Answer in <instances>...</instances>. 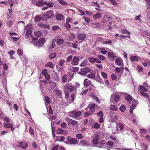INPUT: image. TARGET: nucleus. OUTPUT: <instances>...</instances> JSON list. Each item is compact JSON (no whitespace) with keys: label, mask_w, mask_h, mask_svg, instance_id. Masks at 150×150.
<instances>
[{"label":"nucleus","mask_w":150,"mask_h":150,"mask_svg":"<svg viewBox=\"0 0 150 150\" xmlns=\"http://www.w3.org/2000/svg\"><path fill=\"white\" fill-rule=\"evenodd\" d=\"M125 99L128 101H131V102H132L133 104L131 106L129 111L130 112L132 113L133 110L136 106L137 104L138 103L134 99H132V97L130 95L126 96Z\"/></svg>","instance_id":"1"},{"label":"nucleus","mask_w":150,"mask_h":150,"mask_svg":"<svg viewBox=\"0 0 150 150\" xmlns=\"http://www.w3.org/2000/svg\"><path fill=\"white\" fill-rule=\"evenodd\" d=\"M81 111L77 110H74L69 112V115L74 118L78 117L81 115Z\"/></svg>","instance_id":"2"},{"label":"nucleus","mask_w":150,"mask_h":150,"mask_svg":"<svg viewBox=\"0 0 150 150\" xmlns=\"http://www.w3.org/2000/svg\"><path fill=\"white\" fill-rule=\"evenodd\" d=\"M77 86L75 85L74 86H72L69 84L65 85L64 86V91L68 90L69 91H73L76 88Z\"/></svg>","instance_id":"3"},{"label":"nucleus","mask_w":150,"mask_h":150,"mask_svg":"<svg viewBox=\"0 0 150 150\" xmlns=\"http://www.w3.org/2000/svg\"><path fill=\"white\" fill-rule=\"evenodd\" d=\"M97 105H96V104L94 103L90 104L88 105L86 108L85 109V110L87 111H94L95 110L94 109L95 108L97 107Z\"/></svg>","instance_id":"4"},{"label":"nucleus","mask_w":150,"mask_h":150,"mask_svg":"<svg viewBox=\"0 0 150 150\" xmlns=\"http://www.w3.org/2000/svg\"><path fill=\"white\" fill-rule=\"evenodd\" d=\"M119 99V96L118 95L112 94L110 98V101L113 102L115 101L116 102L118 101Z\"/></svg>","instance_id":"5"},{"label":"nucleus","mask_w":150,"mask_h":150,"mask_svg":"<svg viewBox=\"0 0 150 150\" xmlns=\"http://www.w3.org/2000/svg\"><path fill=\"white\" fill-rule=\"evenodd\" d=\"M115 64L118 66L120 67H123V64L122 59L120 58H117L115 60Z\"/></svg>","instance_id":"6"},{"label":"nucleus","mask_w":150,"mask_h":150,"mask_svg":"<svg viewBox=\"0 0 150 150\" xmlns=\"http://www.w3.org/2000/svg\"><path fill=\"white\" fill-rule=\"evenodd\" d=\"M110 115L113 119V121H117L119 117L114 112L111 111L110 112Z\"/></svg>","instance_id":"7"},{"label":"nucleus","mask_w":150,"mask_h":150,"mask_svg":"<svg viewBox=\"0 0 150 150\" xmlns=\"http://www.w3.org/2000/svg\"><path fill=\"white\" fill-rule=\"evenodd\" d=\"M77 37L78 39L79 40L82 41L81 42H82L86 38V35L83 33H80L78 34Z\"/></svg>","instance_id":"8"},{"label":"nucleus","mask_w":150,"mask_h":150,"mask_svg":"<svg viewBox=\"0 0 150 150\" xmlns=\"http://www.w3.org/2000/svg\"><path fill=\"white\" fill-rule=\"evenodd\" d=\"M80 143L81 145L83 146L88 147L91 146V145L90 143L87 142L86 140H83L80 141Z\"/></svg>","instance_id":"9"},{"label":"nucleus","mask_w":150,"mask_h":150,"mask_svg":"<svg viewBox=\"0 0 150 150\" xmlns=\"http://www.w3.org/2000/svg\"><path fill=\"white\" fill-rule=\"evenodd\" d=\"M79 59L78 57L74 56L71 62V64L74 65H77L78 64Z\"/></svg>","instance_id":"10"},{"label":"nucleus","mask_w":150,"mask_h":150,"mask_svg":"<svg viewBox=\"0 0 150 150\" xmlns=\"http://www.w3.org/2000/svg\"><path fill=\"white\" fill-rule=\"evenodd\" d=\"M83 84L84 86L86 87L90 85H91V86H93V85L91 84V81L86 79L84 80L83 82Z\"/></svg>","instance_id":"11"},{"label":"nucleus","mask_w":150,"mask_h":150,"mask_svg":"<svg viewBox=\"0 0 150 150\" xmlns=\"http://www.w3.org/2000/svg\"><path fill=\"white\" fill-rule=\"evenodd\" d=\"M67 121L69 124H71L74 125H78V122L74 120L69 119H67Z\"/></svg>","instance_id":"12"},{"label":"nucleus","mask_w":150,"mask_h":150,"mask_svg":"<svg viewBox=\"0 0 150 150\" xmlns=\"http://www.w3.org/2000/svg\"><path fill=\"white\" fill-rule=\"evenodd\" d=\"M100 139V136L98 135L96 136L93 139L92 141L93 143L95 144H98L99 143V140Z\"/></svg>","instance_id":"13"},{"label":"nucleus","mask_w":150,"mask_h":150,"mask_svg":"<svg viewBox=\"0 0 150 150\" xmlns=\"http://www.w3.org/2000/svg\"><path fill=\"white\" fill-rule=\"evenodd\" d=\"M47 16L48 18H51L54 16L53 13L52 11L51 10L48 11L45 14Z\"/></svg>","instance_id":"14"},{"label":"nucleus","mask_w":150,"mask_h":150,"mask_svg":"<svg viewBox=\"0 0 150 150\" xmlns=\"http://www.w3.org/2000/svg\"><path fill=\"white\" fill-rule=\"evenodd\" d=\"M107 55L108 57L111 60L113 61L115 58L114 53L112 52H108Z\"/></svg>","instance_id":"15"},{"label":"nucleus","mask_w":150,"mask_h":150,"mask_svg":"<svg viewBox=\"0 0 150 150\" xmlns=\"http://www.w3.org/2000/svg\"><path fill=\"white\" fill-rule=\"evenodd\" d=\"M56 18L57 20H62L64 18V17L62 14L58 13L56 15Z\"/></svg>","instance_id":"16"},{"label":"nucleus","mask_w":150,"mask_h":150,"mask_svg":"<svg viewBox=\"0 0 150 150\" xmlns=\"http://www.w3.org/2000/svg\"><path fill=\"white\" fill-rule=\"evenodd\" d=\"M82 42L79 41V42L76 41L75 43H72L71 42H69L68 43L69 45V46H71V45H72V47L76 49L78 47V43H81Z\"/></svg>","instance_id":"17"},{"label":"nucleus","mask_w":150,"mask_h":150,"mask_svg":"<svg viewBox=\"0 0 150 150\" xmlns=\"http://www.w3.org/2000/svg\"><path fill=\"white\" fill-rule=\"evenodd\" d=\"M19 144L20 147L23 149H26L28 146V144L26 143L20 142Z\"/></svg>","instance_id":"18"},{"label":"nucleus","mask_w":150,"mask_h":150,"mask_svg":"<svg viewBox=\"0 0 150 150\" xmlns=\"http://www.w3.org/2000/svg\"><path fill=\"white\" fill-rule=\"evenodd\" d=\"M46 3V1L43 2V0H39L38 1L36 2V5L39 6H44Z\"/></svg>","instance_id":"19"},{"label":"nucleus","mask_w":150,"mask_h":150,"mask_svg":"<svg viewBox=\"0 0 150 150\" xmlns=\"http://www.w3.org/2000/svg\"><path fill=\"white\" fill-rule=\"evenodd\" d=\"M30 42L31 44H33L35 46L38 47H40L42 46V44H40L39 42L38 41L35 42L31 41Z\"/></svg>","instance_id":"20"},{"label":"nucleus","mask_w":150,"mask_h":150,"mask_svg":"<svg viewBox=\"0 0 150 150\" xmlns=\"http://www.w3.org/2000/svg\"><path fill=\"white\" fill-rule=\"evenodd\" d=\"M123 70L124 68L123 67H116L115 69V70L117 73L121 72L122 73L123 72Z\"/></svg>","instance_id":"21"},{"label":"nucleus","mask_w":150,"mask_h":150,"mask_svg":"<svg viewBox=\"0 0 150 150\" xmlns=\"http://www.w3.org/2000/svg\"><path fill=\"white\" fill-rule=\"evenodd\" d=\"M101 14L100 13H97L93 16V17L95 19H97L101 17Z\"/></svg>","instance_id":"22"},{"label":"nucleus","mask_w":150,"mask_h":150,"mask_svg":"<svg viewBox=\"0 0 150 150\" xmlns=\"http://www.w3.org/2000/svg\"><path fill=\"white\" fill-rule=\"evenodd\" d=\"M13 126V125L11 123H4V127L6 128H9Z\"/></svg>","instance_id":"23"},{"label":"nucleus","mask_w":150,"mask_h":150,"mask_svg":"<svg viewBox=\"0 0 150 150\" xmlns=\"http://www.w3.org/2000/svg\"><path fill=\"white\" fill-rule=\"evenodd\" d=\"M94 113V111L85 112L84 114V116L86 117L89 116L90 115H92Z\"/></svg>","instance_id":"24"},{"label":"nucleus","mask_w":150,"mask_h":150,"mask_svg":"<svg viewBox=\"0 0 150 150\" xmlns=\"http://www.w3.org/2000/svg\"><path fill=\"white\" fill-rule=\"evenodd\" d=\"M65 137L64 136H58L56 137V140L58 141H62L64 140Z\"/></svg>","instance_id":"25"},{"label":"nucleus","mask_w":150,"mask_h":150,"mask_svg":"<svg viewBox=\"0 0 150 150\" xmlns=\"http://www.w3.org/2000/svg\"><path fill=\"white\" fill-rule=\"evenodd\" d=\"M130 59L132 62L135 61H139V58L135 56H132L130 57Z\"/></svg>","instance_id":"26"},{"label":"nucleus","mask_w":150,"mask_h":150,"mask_svg":"<svg viewBox=\"0 0 150 150\" xmlns=\"http://www.w3.org/2000/svg\"><path fill=\"white\" fill-rule=\"evenodd\" d=\"M69 142L71 144H75L77 142V140L76 138H72L69 139Z\"/></svg>","instance_id":"27"},{"label":"nucleus","mask_w":150,"mask_h":150,"mask_svg":"<svg viewBox=\"0 0 150 150\" xmlns=\"http://www.w3.org/2000/svg\"><path fill=\"white\" fill-rule=\"evenodd\" d=\"M105 142L103 140H101L99 143V144H98L97 145V147L99 148H101L105 144Z\"/></svg>","instance_id":"28"},{"label":"nucleus","mask_w":150,"mask_h":150,"mask_svg":"<svg viewBox=\"0 0 150 150\" xmlns=\"http://www.w3.org/2000/svg\"><path fill=\"white\" fill-rule=\"evenodd\" d=\"M75 38V36L74 34L70 33L69 34L68 39L70 41H71L73 40Z\"/></svg>","instance_id":"29"},{"label":"nucleus","mask_w":150,"mask_h":150,"mask_svg":"<svg viewBox=\"0 0 150 150\" xmlns=\"http://www.w3.org/2000/svg\"><path fill=\"white\" fill-rule=\"evenodd\" d=\"M52 29L54 31L61 29V28L59 26L57 25L52 26Z\"/></svg>","instance_id":"30"},{"label":"nucleus","mask_w":150,"mask_h":150,"mask_svg":"<svg viewBox=\"0 0 150 150\" xmlns=\"http://www.w3.org/2000/svg\"><path fill=\"white\" fill-rule=\"evenodd\" d=\"M121 32L122 33L124 34H127V35H130V32L125 29L121 30Z\"/></svg>","instance_id":"31"},{"label":"nucleus","mask_w":150,"mask_h":150,"mask_svg":"<svg viewBox=\"0 0 150 150\" xmlns=\"http://www.w3.org/2000/svg\"><path fill=\"white\" fill-rule=\"evenodd\" d=\"M53 64L51 62H49L47 64L45 65V67H48L51 68H52L53 67Z\"/></svg>","instance_id":"32"},{"label":"nucleus","mask_w":150,"mask_h":150,"mask_svg":"<svg viewBox=\"0 0 150 150\" xmlns=\"http://www.w3.org/2000/svg\"><path fill=\"white\" fill-rule=\"evenodd\" d=\"M112 42V41L110 40H109L108 41H103L102 42V44L103 45H105V44H107V45H109L111 44V43Z\"/></svg>","instance_id":"33"},{"label":"nucleus","mask_w":150,"mask_h":150,"mask_svg":"<svg viewBox=\"0 0 150 150\" xmlns=\"http://www.w3.org/2000/svg\"><path fill=\"white\" fill-rule=\"evenodd\" d=\"M54 91L55 92L56 94L58 96H60L61 95L62 93L61 91L57 89H55L54 90Z\"/></svg>","instance_id":"34"},{"label":"nucleus","mask_w":150,"mask_h":150,"mask_svg":"<svg viewBox=\"0 0 150 150\" xmlns=\"http://www.w3.org/2000/svg\"><path fill=\"white\" fill-rule=\"evenodd\" d=\"M63 129L61 128H58L56 131V133L57 134H61L63 132Z\"/></svg>","instance_id":"35"},{"label":"nucleus","mask_w":150,"mask_h":150,"mask_svg":"<svg viewBox=\"0 0 150 150\" xmlns=\"http://www.w3.org/2000/svg\"><path fill=\"white\" fill-rule=\"evenodd\" d=\"M42 35V32L41 31H38L36 32L35 33V36L37 37H40Z\"/></svg>","instance_id":"36"},{"label":"nucleus","mask_w":150,"mask_h":150,"mask_svg":"<svg viewBox=\"0 0 150 150\" xmlns=\"http://www.w3.org/2000/svg\"><path fill=\"white\" fill-rule=\"evenodd\" d=\"M59 3L62 5H66L67 3L64 0H58Z\"/></svg>","instance_id":"37"},{"label":"nucleus","mask_w":150,"mask_h":150,"mask_svg":"<svg viewBox=\"0 0 150 150\" xmlns=\"http://www.w3.org/2000/svg\"><path fill=\"white\" fill-rule=\"evenodd\" d=\"M57 43L58 45H60L62 44L64 42V40L63 39H57Z\"/></svg>","instance_id":"38"},{"label":"nucleus","mask_w":150,"mask_h":150,"mask_svg":"<svg viewBox=\"0 0 150 150\" xmlns=\"http://www.w3.org/2000/svg\"><path fill=\"white\" fill-rule=\"evenodd\" d=\"M67 76L66 75L64 74L62 78V81L64 83H65L67 81Z\"/></svg>","instance_id":"39"},{"label":"nucleus","mask_w":150,"mask_h":150,"mask_svg":"<svg viewBox=\"0 0 150 150\" xmlns=\"http://www.w3.org/2000/svg\"><path fill=\"white\" fill-rule=\"evenodd\" d=\"M139 89L140 90L142 91H144V92H146L147 91V89L142 86H139Z\"/></svg>","instance_id":"40"},{"label":"nucleus","mask_w":150,"mask_h":150,"mask_svg":"<svg viewBox=\"0 0 150 150\" xmlns=\"http://www.w3.org/2000/svg\"><path fill=\"white\" fill-rule=\"evenodd\" d=\"M45 4H46L48 6L50 7H52L54 5V4L51 2H49L48 3H47L46 2V3H45Z\"/></svg>","instance_id":"41"},{"label":"nucleus","mask_w":150,"mask_h":150,"mask_svg":"<svg viewBox=\"0 0 150 150\" xmlns=\"http://www.w3.org/2000/svg\"><path fill=\"white\" fill-rule=\"evenodd\" d=\"M110 138L113 140L115 142L117 143H118L119 142V141L117 139V138L113 136H111L110 137Z\"/></svg>","instance_id":"42"},{"label":"nucleus","mask_w":150,"mask_h":150,"mask_svg":"<svg viewBox=\"0 0 150 150\" xmlns=\"http://www.w3.org/2000/svg\"><path fill=\"white\" fill-rule=\"evenodd\" d=\"M32 27L31 24H28L27 25H26L25 27L26 30H32Z\"/></svg>","instance_id":"43"},{"label":"nucleus","mask_w":150,"mask_h":150,"mask_svg":"<svg viewBox=\"0 0 150 150\" xmlns=\"http://www.w3.org/2000/svg\"><path fill=\"white\" fill-rule=\"evenodd\" d=\"M45 39L43 38H40L38 41L39 42L40 44H42V45L45 42Z\"/></svg>","instance_id":"44"},{"label":"nucleus","mask_w":150,"mask_h":150,"mask_svg":"<svg viewBox=\"0 0 150 150\" xmlns=\"http://www.w3.org/2000/svg\"><path fill=\"white\" fill-rule=\"evenodd\" d=\"M41 17L39 15H37L35 18V20L37 22H38L41 19Z\"/></svg>","instance_id":"45"},{"label":"nucleus","mask_w":150,"mask_h":150,"mask_svg":"<svg viewBox=\"0 0 150 150\" xmlns=\"http://www.w3.org/2000/svg\"><path fill=\"white\" fill-rule=\"evenodd\" d=\"M56 40L55 39H53L52 41V44L50 46V48H53L55 46V42Z\"/></svg>","instance_id":"46"},{"label":"nucleus","mask_w":150,"mask_h":150,"mask_svg":"<svg viewBox=\"0 0 150 150\" xmlns=\"http://www.w3.org/2000/svg\"><path fill=\"white\" fill-rule=\"evenodd\" d=\"M110 3L113 5L117 6L118 4L117 2L115 0H109Z\"/></svg>","instance_id":"47"},{"label":"nucleus","mask_w":150,"mask_h":150,"mask_svg":"<svg viewBox=\"0 0 150 150\" xmlns=\"http://www.w3.org/2000/svg\"><path fill=\"white\" fill-rule=\"evenodd\" d=\"M45 103L47 104L50 103L51 102V100L48 97L46 96L45 98Z\"/></svg>","instance_id":"48"},{"label":"nucleus","mask_w":150,"mask_h":150,"mask_svg":"<svg viewBox=\"0 0 150 150\" xmlns=\"http://www.w3.org/2000/svg\"><path fill=\"white\" fill-rule=\"evenodd\" d=\"M120 110L122 112H124L126 109L125 106L123 105H122L120 108Z\"/></svg>","instance_id":"49"},{"label":"nucleus","mask_w":150,"mask_h":150,"mask_svg":"<svg viewBox=\"0 0 150 150\" xmlns=\"http://www.w3.org/2000/svg\"><path fill=\"white\" fill-rule=\"evenodd\" d=\"M97 57L98 58H99L101 60H105V57L103 55L101 54H99V55H98L97 56Z\"/></svg>","instance_id":"50"},{"label":"nucleus","mask_w":150,"mask_h":150,"mask_svg":"<svg viewBox=\"0 0 150 150\" xmlns=\"http://www.w3.org/2000/svg\"><path fill=\"white\" fill-rule=\"evenodd\" d=\"M88 60L89 61L92 63L95 62V58L90 57L88 58Z\"/></svg>","instance_id":"51"},{"label":"nucleus","mask_w":150,"mask_h":150,"mask_svg":"<svg viewBox=\"0 0 150 150\" xmlns=\"http://www.w3.org/2000/svg\"><path fill=\"white\" fill-rule=\"evenodd\" d=\"M111 110L115 111L117 110V108L116 105H111L110 107Z\"/></svg>","instance_id":"52"},{"label":"nucleus","mask_w":150,"mask_h":150,"mask_svg":"<svg viewBox=\"0 0 150 150\" xmlns=\"http://www.w3.org/2000/svg\"><path fill=\"white\" fill-rule=\"evenodd\" d=\"M65 93V98L67 99H68L69 97V92L67 91H64Z\"/></svg>","instance_id":"53"},{"label":"nucleus","mask_w":150,"mask_h":150,"mask_svg":"<svg viewBox=\"0 0 150 150\" xmlns=\"http://www.w3.org/2000/svg\"><path fill=\"white\" fill-rule=\"evenodd\" d=\"M17 52L19 56H21L23 54V50L21 49H19L17 50Z\"/></svg>","instance_id":"54"},{"label":"nucleus","mask_w":150,"mask_h":150,"mask_svg":"<svg viewBox=\"0 0 150 150\" xmlns=\"http://www.w3.org/2000/svg\"><path fill=\"white\" fill-rule=\"evenodd\" d=\"M92 24L93 27L95 28H97L100 26V23H93Z\"/></svg>","instance_id":"55"},{"label":"nucleus","mask_w":150,"mask_h":150,"mask_svg":"<svg viewBox=\"0 0 150 150\" xmlns=\"http://www.w3.org/2000/svg\"><path fill=\"white\" fill-rule=\"evenodd\" d=\"M56 56V54L55 53H53L51 54L49 56V58L52 59L54 58Z\"/></svg>","instance_id":"56"},{"label":"nucleus","mask_w":150,"mask_h":150,"mask_svg":"<svg viewBox=\"0 0 150 150\" xmlns=\"http://www.w3.org/2000/svg\"><path fill=\"white\" fill-rule=\"evenodd\" d=\"M26 35L27 36H30L31 35L32 32V30H26Z\"/></svg>","instance_id":"57"},{"label":"nucleus","mask_w":150,"mask_h":150,"mask_svg":"<svg viewBox=\"0 0 150 150\" xmlns=\"http://www.w3.org/2000/svg\"><path fill=\"white\" fill-rule=\"evenodd\" d=\"M114 143L112 141H109L106 142V145L110 146H112L113 145Z\"/></svg>","instance_id":"58"},{"label":"nucleus","mask_w":150,"mask_h":150,"mask_svg":"<svg viewBox=\"0 0 150 150\" xmlns=\"http://www.w3.org/2000/svg\"><path fill=\"white\" fill-rule=\"evenodd\" d=\"M47 111L50 114H52L53 113V111L52 110V108L50 106H49V108H47Z\"/></svg>","instance_id":"59"},{"label":"nucleus","mask_w":150,"mask_h":150,"mask_svg":"<svg viewBox=\"0 0 150 150\" xmlns=\"http://www.w3.org/2000/svg\"><path fill=\"white\" fill-rule=\"evenodd\" d=\"M29 131L30 134L33 136L34 135V133L32 128L30 127L29 129Z\"/></svg>","instance_id":"60"},{"label":"nucleus","mask_w":150,"mask_h":150,"mask_svg":"<svg viewBox=\"0 0 150 150\" xmlns=\"http://www.w3.org/2000/svg\"><path fill=\"white\" fill-rule=\"evenodd\" d=\"M87 76L90 78L93 79L95 78V75L93 73H91L87 75Z\"/></svg>","instance_id":"61"},{"label":"nucleus","mask_w":150,"mask_h":150,"mask_svg":"<svg viewBox=\"0 0 150 150\" xmlns=\"http://www.w3.org/2000/svg\"><path fill=\"white\" fill-rule=\"evenodd\" d=\"M83 18L85 20V21L87 23H89L91 21L90 18L87 17H83Z\"/></svg>","instance_id":"62"},{"label":"nucleus","mask_w":150,"mask_h":150,"mask_svg":"<svg viewBox=\"0 0 150 150\" xmlns=\"http://www.w3.org/2000/svg\"><path fill=\"white\" fill-rule=\"evenodd\" d=\"M76 137L78 139H82L83 137V136L82 135V134H77L76 135Z\"/></svg>","instance_id":"63"},{"label":"nucleus","mask_w":150,"mask_h":150,"mask_svg":"<svg viewBox=\"0 0 150 150\" xmlns=\"http://www.w3.org/2000/svg\"><path fill=\"white\" fill-rule=\"evenodd\" d=\"M15 53V51L13 50H11L10 51L8 52V53L10 55L11 58L12 57V56Z\"/></svg>","instance_id":"64"}]
</instances>
